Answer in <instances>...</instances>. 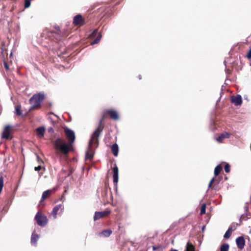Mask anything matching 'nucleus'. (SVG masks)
I'll return each instance as SVG.
<instances>
[{"label": "nucleus", "mask_w": 251, "mask_h": 251, "mask_svg": "<svg viewBox=\"0 0 251 251\" xmlns=\"http://www.w3.org/2000/svg\"><path fill=\"white\" fill-rule=\"evenodd\" d=\"M54 149L57 152H60L64 154H67L70 151L73 145L69 142L61 138H57L54 142Z\"/></svg>", "instance_id": "nucleus-1"}, {"label": "nucleus", "mask_w": 251, "mask_h": 251, "mask_svg": "<svg viewBox=\"0 0 251 251\" xmlns=\"http://www.w3.org/2000/svg\"><path fill=\"white\" fill-rule=\"evenodd\" d=\"M102 130V128L99 126L92 134L91 139L89 141V149L87 151L85 155V159L91 160L94 156V151L93 150V145L97 143L98 138Z\"/></svg>", "instance_id": "nucleus-2"}, {"label": "nucleus", "mask_w": 251, "mask_h": 251, "mask_svg": "<svg viewBox=\"0 0 251 251\" xmlns=\"http://www.w3.org/2000/svg\"><path fill=\"white\" fill-rule=\"evenodd\" d=\"M44 99V95L42 93L34 95L29 100V102L32 105L31 108L39 107Z\"/></svg>", "instance_id": "nucleus-3"}, {"label": "nucleus", "mask_w": 251, "mask_h": 251, "mask_svg": "<svg viewBox=\"0 0 251 251\" xmlns=\"http://www.w3.org/2000/svg\"><path fill=\"white\" fill-rule=\"evenodd\" d=\"M35 219L36 220L38 225L40 226H44L48 223V219L47 217L42 215L40 212H37Z\"/></svg>", "instance_id": "nucleus-4"}, {"label": "nucleus", "mask_w": 251, "mask_h": 251, "mask_svg": "<svg viewBox=\"0 0 251 251\" xmlns=\"http://www.w3.org/2000/svg\"><path fill=\"white\" fill-rule=\"evenodd\" d=\"M64 130L66 137L68 140V142L71 144H73L75 138V132L72 130L67 127L64 128Z\"/></svg>", "instance_id": "nucleus-5"}, {"label": "nucleus", "mask_w": 251, "mask_h": 251, "mask_svg": "<svg viewBox=\"0 0 251 251\" xmlns=\"http://www.w3.org/2000/svg\"><path fill=\"white\" fill-rule=\"evenodd\" d=\"M12 133V127L10 125H6L4 126L1 134V138L5 139L11 138Z\"/></svg>", "instance_id": "nucleus-6"}, {"label": "nucleus", "mask_w": 251, "mask_h": 251, "mask_svg": "<svg viewBox=\"0 0 251 251\" xmlns=\"http://www.w3.org/2000/svg\"><path fill=\"white\" fill-rule=\"evenodd\" d=\"M101 36L98 30H94L90 36L91 38L93 40L91 42V44L94 45L97 44L100 41Z\"/></svg>", "instance_id": "nucleus-7"}, {"label": "nucleus", "mask_w": 251, "mask_h": 251, "mask_svg": "<svg viewBox=\"0 0 251 251\" xmlns=\"http://www.w3.org/2000/svg\"><path fill=\"white\" fill-rule=\"evenodd\" d=\"M110 213L109 211H104L100 212H96L94 216V220L97 221L101 218L108 215Z\"/></svg>", "instance_id": "nucleus-8"}, {"label": "nucleus", "mask_w": 251, "mask_h": 251, "mask_svg": "<svg viewBox=\"0 0 251 251\" xmlns=\"http://www.w3.org/2000/svg\"><path fill=\"white\" fill-rule=\"evenodd\" d=\"M231 102L234 103L235 105H240L242 102V97L240 95H237L236 96H232L231 98Z\"/></svg>", "instance_id": "nucleus-9"}, {"label": "nucleus", "mask_w": 251, "mask_h": 251, "mask_svg": "<svg viewBox=\"0 0 251 251\" xmlns=\"http://www.w3.org/2000/svg\"><path fill=\"white\" fill-rule=\"evenodd\" d=\"M119 171L118 168L116 164L113 169V182L114 183L117 184L119 180Z\"/></svg>", "instance_id": "nucleus-10"}, {"label": "nucleus", "mask_w": 251, "mask_h": 251, "mask_svg": "<svg viewBox=\"0 0 251 251\" xmlns=\"http://www.w3.org/2000/svg\"><path fill=\"white\" fill-rule=\"evenodd\" d=\"M63 210L64 209L63 205L61 204L56 205L53 208L51 212V214L53 216V219H56L57 217V212L59 209Z\"/></svg>", "instance_id": "nucleus-11"}, {"label": "nucleus", "mask_w": 251, "mask_h": 251, "mask_svg": "<svg viewBox=\"0 0 251 251\" xmlns=\"http://www.w3.org/2000/svg\"><path fill=\"white\" fill-rule=\"evenodd\" d=\"M236 242L238 247L240 249H243L244 248L245 241L243 237H238L236 240Z\"/></svg>", "instance_id": "nucleus-12"}, {"label": "nucleus", "mask_w": 251, "mask_h": 251, "mask_svg": "<svg viewBox=\"0 0 251 251\" xmlns=\"http://www.w3.org/2000/svg\"><path fill=\"white\" fill-rule=\"evenodd\" d=\"M74 24L75 25H80L83 23V20L80 15H77L74 18Z\"/></svg>", "instance_id": "nucleus-13"}, {"label": "nucleus", "mask_w": 251, "mask_h": 251, "mask_svg": "<svg viewBox=\"0 0 251 251\" xmlns=\"http://www.w3.org/2000/svg\"><path fill=\"white\" fill-rule=\"evenodd\" d=\"M36 131L37 135L39 138H43L44 135L45 128L43 126L39 127L37 128H36Z\"/></svg>", "instance_id": "nucleus-14"}, {"label": "nucleus", "mask_w": 251, "mask_h": 251, "mask_svg": "<svg viewBox=\"0 0 251 251\" xmlns=\"http://www.w3.org/2000/svg\"><path fill=\"white\" fill-rule=\"evenodd\" d=\"M230 134L227 132H225L221 134L217 139L216 140L219 142L221 143L223 142L224 139L229 138L230 137Z\"/></svg>", "instance_id": "nucleus-15"}, {"label": "nucleus", "mask_w": 251, "mask_h": 251, "mask_svg": "<svg viewBox=\"0 0 251 251\" xmlns=\"http://www.w3.org/2000/svg\"><path fill=\"white\" fill-rule=\"evenodd\" d=\"M107 112L110 115V118L114 120H118L119 118V116L117 112L114 110H109Z\"/></svg>", "instance_id": "nucleus-16"}, {"label": "nucleus", "mask_w": 251, "mask_h": 251, "mask_svg": "<svg viewBox=\"0 0 251 251\" xmlns=\"http://www.w3.org/2000/svg\"><path fill=\"white\" fill-rule=\"evenodd\" d=\"M54 190V189H53V190H48L44 192L42 196L41 201H43L44 200H45L48 197H49L51 194L52 191Z\"/></svg>", "instance_id": "nucleus-17"}, {"label": "nucleus", "mask_w": 251, "mask_h": 251, "mask_svg": "<svg viewBox=\"0 0 251 251\" xmlns=\"http://www.w3.org/2000/svg\"><path fill=\"white\" fill-rule=\"evenodd\" d=\"M39 235L37 234H35L34 232H33L32 234V236H31V243L32 245H36V242L38 240V239H39Z\"/></svg>", "instance_id": "nucleus-18"}, {"label": "nucleus", "mask_w": 251, "mask_h": 251, "mask_svg": "<svg viewBox=\"0 0 251 251\" xmlns=\"http://www.w3.org/2000/svg\"><path fill=\"white\" fill-rule=\"evenodd\" d=\"M112 152L114 156H117L119 151L118 146L116 144H113L111 147Z\"/></svg>", "instance_id": "nucleus-19"}, {"label": "nucleus", "mask_w": 251, "mask_h": 251, "mask_svg": "<svg viewBox=\"0 0 251 251\" xmlns=\"http://www.w3.org/2000/svg\"><path fill=\"white\" fill-rule=\"evenodd\" d=\"M186 251H195L194 246L191 243L189 242H187Z\"/></svg>", "instance_id": "nucleus-20"}, {"label": "nucleus", "mask_w": 251, "mask_h": 251, "mask_svg": "<svg viewBox=\"0 0 251 251\" xmlns=\"http://www.w3.org/2000/svg\"><path fill=\"white\" fill-rule=\"evenodd\" d=\"M112 231L110 230H105L102 231V232L100 233V236H103L104 237H108L111 234Z\"/></svg>", "instance_id": "nucleus-21"}, {"label": "nucleus", "mask_w": 251, "mask_h": 251, "mask_svg": "<svg viewBox=\"0 0 251 251\" xmlns=\"http://www.w3.org/2000/svg\"><path fill=\"white\" fill-rule=\"evenodd\" d=\"M221 170H222V167L220 165H217L215 167V170H214V175H215V176H216L218 175H219V174H220Z\"/></svg>", "instance_id": "nucleus-22"}, {"label": "nucleus", "mask_w": 251, "mask_h": 251, "mask_svg": "<svg viewBox=\"0 0 251 251\" xmlns=\"http://www.w3.org/2000/svg\"><path fill=\"white\" fill-rule=\"evenodd\" d=\"M229 249V245L227 244H224L222 245L220 251H228Z\"/></svg>", "instance_id": "nucleus-23"}, {"label": "nucleus", "mask_w": 251, "mask_h": 251, "mask_svg": "<svg viewBox=\"0 0 251 251\" xmlns=\"http://www.w3.org/2000/svg\"><path fill=\"white\" fill-rule=\"evenodd\" d=\"M234 229H233L231 227H229L228 230L226 231V232L225 233L224 235V237L225 238H228L230 236V231H233Z\"/></svg>", "instance_id": "nucleus-24"}, {"label": "nucleus", "mask_w": 251, "mask_h": 251, "mask_svg": "<svg viewBox=\"0 0 251 251\" xmlns=\"http://www.w3.org/2000/svg\"><path fill=\"white\" fill-rule=\"evenodd\" d=\"M206 211V204L205 203L202 204L201 208V215H203L205 213Z\"/></svg>", "instance_id": "nucleus-25"}, {"label": "nucleus", "mask_w": 251, "mask_h": 251, "mask_svg": "<svg viewBox=\"0 0 251 251\" xmlns=\"http://www.w3.org/2000/svg\"><path fill=\"white\" fill-rule=\"evenodd\" d=\"M16 112L17 115H21L22 113L21 112V107L20 106H17L15 108Z\"/></svg>", "instance_id": "nucleus-26"}, {"label": "nucleus", "mask_w": 251, "mask_h": 251, "mask_svg": "<svg viewBox=\"0 0 251 251\" xmlns=\"http://www.w3.org/2000/svg\"><path fill=\"white\" fill-rule=\"evenodd\" d=\"M224 169L226 173H228L230 171V166L229 165V164H226L225 166Z\"/></svg>", "instance_id": "nucleus-27"}, {"label": "nucleus", "mask_w": 251, "mask_h": 251, "mask_svg": "<svg viewBox=\"0 0 251 251\" xmlns=\"http://www.w3.org/2000/svg\"><path fill=\"white\" fill-rule=\"evenodd\" d=\"M30 2L28 0H25V8H27L29 6Z\"/></svg>", "instance_id": "nucleus-28"}, {"label": "nucleus", "mask_w": 251, "mask_h": 251, "mask_svg": "<svg viewBox=\"0 0 251 251\" xmlns=\"http://www.w3.org/2000/svg\"><path fill=\"white\" fill-rule=\"evenodd\" d=\"M215 180V178H213L212 179H211V180H210L209 183V185H208V188H210L212 185V183H213V182Z\"/></svg>", "instance_id": "nucleus-29"}, {"label": "nucleus", "mask_w": 251, "mask_h": 251, "mask_svg": "<svg viewBox=\"0 0 251 251\" xmlns=\"http://www.w3.org/2000/svg\"><path fill=\"white\" fill-rule=\"evenodd\" d=\"M247 56L249 59L251 58V49L248 51Z\"/></svg>", "instance_id": "nucleus-30"}, {"label": "nucleus", "mask_w": 251, "mask_h": 251, "mask_svg": "<svg viewBox=\"0 0 251 251\" xmlns=\"http://www.w3.org/2000/svg\"><path fill=\"white\" fill-rule=\"evenodd\" d=\"M41 169V166L40 165H39L37 167H35L34 168V170L36 171H39Z\"/></svg>", "instance_id": "nucleus-31"}, {"label": "nucleus", "mask_w": 251, "mask_h": 251, "mask_svg": "<svg viewBox=\"0 0 251 251\" xmlns=\"http://www.w3.org/2000/svg\"><path fill=\"white\" fill-rule=\"evenodd\" d=\"M159 247H158V246H153L152 247V249L153 251H155L157 249H159Z\"/></svg>", "instance_id": "nucleus-32"}, {"label": "nucleus", "mask_w": 251, "mask_h": 251, "mask_svg": "<svg viewBox=\"0 0 251 251\" xmlns=\"http://www.w3.org/2000/svg\"><path fill=\"white\" fill-rule=\"evenodd\" d=\"M4 67L6 70L8 69V66L6 63H4Z\"/></svg>", "instance_id": "nucleus-33"}, {"label": "nucleus", "mask_w": 251, "mask_h": 251, "mask_svg": "<svg viewBox=\"0 0 251 251\" xmlns=\"http://www.w3.org/2000/svg\"><path fill=\"white\" fill-rule=\"evenodd\" d=\"M49 131H50V132H52V131H53V129H52V127H50V128H49Z\"/></svg>", "instance_id": "nucleus-34"}, {"label": "nucleus", "mask_w": 251, "mask_h": 251, "mask_svg": "<svg viewBox=\"0 0 251 251\" xmlns=\"http://www.w3.org/2000/svg\"><path fill=\"white\" fill-rule=\"evenodd\" d=\"M177 251V250H176V249H172L171 251Z\"/></svg>", "instance_id": "nucleus-35"}, {"label": "nucleus", "mask_w": 251, "mask_h": 251, "mask_svg": "<svg viewBox=\"0 0 251 251\" xmlns=\"http://www.w3.org/2000/svg\"><path fill=\"white\" fill-rule=\"evenodd\" d=\"M37 158L38 161L39 162V161H40L39 157L38 155L37 156Z\"/></svg>", "instance_id": "nucleus-36"}, {"label": "nucleus", "mask_w": 251, "mask_h": 251, "mask_svg": "<svg viewBox=\"0 0 251 251\" xmlns=\"http://www.w3.org/2000/svg\"><path fill=\"white\" fill-rule=\"evenodd\" d=\"M139 78L140 79H141V75H139Z\"/></svg>", "instance_id": "nucleus-37"}, {"label": "nucleus", "mask_w": 251, "mask_h": 251, "mask_svg": "<svg viewBox=\"0 0 251 251\" xmlns=\"http://www.w3.org/2000/svg\"><path fill=\"white\" fill-rule=\"evenodd\" d=\"M250 233L251 234V230H250Z\"/></svg>", "instance_id": "nucleus-38"}]
</instances>
